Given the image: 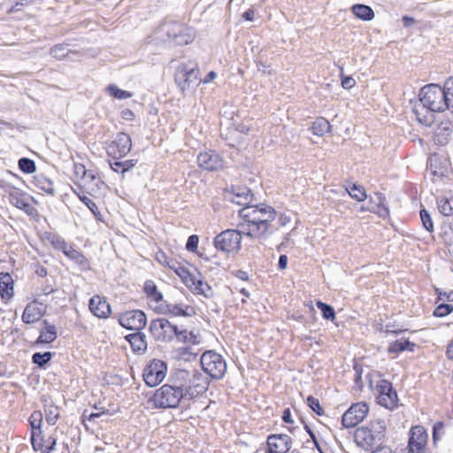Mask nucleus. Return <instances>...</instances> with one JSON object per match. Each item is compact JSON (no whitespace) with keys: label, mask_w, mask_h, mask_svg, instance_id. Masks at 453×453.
Wrapping results in <instances>:
<instances>
[{"label":"nucleus","mask_w":453,"mask_h":453,"mask_svg":"<svg viewBox=\"0 0 453 453\" xmlns=\"http://www.w3.org/2000/svg\"><path fill=\"white\" fill-rule=\"evenodd\" d=\"M242 219L239 226L242 233L251 238L260 239L269 231L270 223L275 219L276 211L269 205L246 206L239 211Z\"/></svg>","instance_id":"nucleus-1"},{"label":"nucleus","mask_w":453,"mask_h":453,"mask_svg":"<svg viewBox=\"0 0 453 453\" xmlns=\"http://www.w3.org/2000/svg\"><path fill=\"white\" fill-rule=\"evenodd\" d=\"M419 105L414 107V113L419 123L431 126L434 122V113L447 110L443 87L437 84L424 86L418 94Z\"/></svg>","instance_id":"nucleus-2"},{"label":"nucleus","mask_w":453,"mask_h":453,"mask_svg":"<svg viewBox=\"0 0 453 453\" xmlns=\"http://www.w3.org/2000/svg\"><path fill=\"white\" fill-rule=\"evenodd\" d=\"M180 388L187 400L203 395L208 389V378L201 372L192 370H178L171 379Z\"/></svg>","instance_id":"nucleus-3"},{"label":"nucleus","mask_w":453,"mask_h":453,"mask_svg":"<svg viewBox=\"0 0 453 453\" xmlns=\"http://www.w3.org/2000/svg\"><path fill=\"white\" fill-rule=\"evenodd\" d=\"M386 429L384 419L374 418L368 425L357 428L354 434L355 442L365 450L379 448L384 442Z\"/></svg>","instance_id":"nucleus-4"},{"label":"nucleus","mask_w":453,"mask_h":453,"mask_svg":"<svg viewBox=\"0 0 453 453\" xmlns=\"http://www.w3.org/2000/svg\"><path fill=\"white\" fill-rule=\"evenodd\" d=\"M186 400L183 392L175 383L165 384L156 390L153 403L157 408H176L181 400Z\"/></svg>","instance_id":"nucleus-5"},{"label":"nucleus","mask_w":453,"mask_h":453,"mask_svg":"<svg viewBox=\"0 0 453 453\" xmlns=\"http://www.w3.org/2000/svg\"><path fill=\"white\" fill-rule=\"evenodd\" d=\"M200 363L205 373L211 379H221L226 371V363L221 355L213 350L205 351L201 358Z\"/></svg>","instance_id":"nucleus-6"},{"label":"nucleus","mask_w":453,"mask_h":453,"mask_svg":"<svg viewBox=\"0 0 453 453\" xmlns=\"http://www.w3.org/2000/svg\"><path fill=\"white\" fill-rule=\"evenodd\" d=\"M241 242L240 231L226 229L215 236L213 244L217 250L229 254L241 249Z\"/></svg>","instance_id":"nucleus-7"},{"label":"nucleus","mask_w":453,"mask_h":453,"mask_svg":"<svg viewBox=\"0 0 453 453\" xmlns=\"http://www.w3.org/2000/svg\"><path fill=\"white\" fill-rule=\"evenodd\" d=\"M179 330L177 326L164 318L153 319L150 324V332L154 339L164 342L177 339Z\"/></svg>","instance_id":"nucleus-8"},{"label":"nucleus","mask_w":453,"mask_h":453,"mask_svg":"<svg viewBox=\"0 0 453 453\" xmlns=\"http://www.w3.org/2000/svg\"><path fill=\"white\" fill-rule=\"evenodd\" d=\"M167 365L162 360L153 359L143 369L142 377L149 387L160 384L166 376Z\"/></svg>","instance_id":"nucleus-9"},{"label":"nucleus","mask_w":453,"mask_h":453,"mask_svg":"<svg viewBox=\"0 0 453 453\" xmlns=\"http://www.w3.org/2000/svg\"><path fill=\"white\" fill-rule=\"evenodd\" d=\"M368 411L369 407L365 402L353 403L342 417V426L346 428L356 426L364 420Z\"/></svg>","instance_id":"nucleus-10"},{"label":"nucleus","mask_w":453,"mask_h":453,"mask_svg":"<svg viewBox=\"0 0 453 453\" xmlns=\"http://www.w3.org/2000/svg\"><path fill=\"white\" fill-rule=\"evenodd\" d=\"M377 403L387 408L394 409L397 405V394L393 389L392 384L387 380H380L376 385Z\"/></svg>","instance_id":"nucleus-11"},{"label":"nucleus","mask_w":453,"mask_h":453,"mask_svg":"<svg viewBox=\"0 0 453 453\" xmlns=\"http://www.w3.org/2000/svg\"><path fill=\"white\" fill-rule=\"evenodd\" d=\"M77 169L82 170L81 187L90 196L98 195L104 186L101 178L94 171L86 170L82 165H80Z\"/></svg>","instance_id":"nucleus-12"},{"label":"nucleus","mask_w":453,"mask_h":453,"mask_svg":"<svg viewBox=\"0 0 453 453\" xmlns=\"http://www.w3.org/2000/svg\"><path fill=\"white\" fill-rule=\"evenodd\" d=\"M119 324L129 330L141 331L147 324V317L141 310H132L119 315Z\"/></svg>","instance_id":"nucleus-13"},{"label":"nucleus","mask_w":453,"mask_h":453,"mask_svg":"<svg viewBox=\"0 0 453 453\" xmlns=\"http://www.w3.org/2000/svg\"><path fill=\"white\" fill-rule=\"evenodd\" d=\"M131 148L132 142L130 136L126 133H119L108 145L107 153L112 157L120 158L127 155Z\"/></svg>","instance_id":"nucleus-14"},{"label":"nucleus","mask_w":453,"mask_h":453,"mask_svg":"<svg viewBox=\"0 0 453 453\" xmlns=\"http://www.w3.org/2000/svg\"><path fill=\"white\" fill-rule=\"evenodd\" d=\"M427 438V433L422 426H413L409 432L408 447L410 452L424 453Z\"/></svg>","instance_id":"nucleus-15"},{"label":"nucleus","mask_w":453,"mask_h":453,"mask_svg":"<svg viewBox=\"0 0 453 453\" xmlns=\"http://www.w3.org/2000/svg\"><path fill=\"white\" fill-rule=\"evenodd\" d=\"M11 204L32 215L35 209L30 203V196L19 188H13L8 195Z\"/></svg>","instance_id":"nucleus-16"},{"label":"nucleus","mask_w":453,"mask_h":453,"mask_svg":"<svg viewBox=\"0 0 453 453\" xmlns=\"http://www.w3.org/2000/svg\"><path fill=\"white\" fill-rule=\"evenodd\" d=\"M197 163L201 168L210 172L223 168L222 157L211 150L201 152L197 157Z\"/></svg>","instance_id":"nucleus-17"},{"label":"nucleus","mask_w":453,"mask_h":453,"mask_svg":"<svg viewBox=\"0 0 453 453\" xmlns=\"http://www.w3.org/2000/svg\"><path fill=\"white\" fill-rule=\"evenodd\" d=\"M267 445L268 453H287L291 449L292 440L287 434H271Z\"/></svg>","instance_id":"nucleus-18"},{"label":"nucleus","mask_w":453,"mask_h":453,"mask_svg":"<svg viewBox=\"0 0 453 453\" xmlns=\"http://www.w3.org/2000/svg\"><path fill=\"white\" fill-rule=\"evenodd\" d=\"M88 307L90 311L100 319H106L111 313V306L106 299L98 295L90 298Z\"/></svg>","instance_id":"nucleus-19"},{"label":"nucleus","mask_w":453,"mask_h":453,"mask_svg":"<svg viewBox=\"0 0 453 453\" xmlns=\"http://www.w3.org/2000/svg\"><path fill=\"white\" fill-rule=\"evenodd\" d=\"M188 28L183 27L180 24L173 22V28H167L166 33L173 41L178 45H185L193 41V34L188 32Z\"/></svg>","instance_id":"nucleus-20"},{"label":"nucleus","mask_w":453,"mask_h":453,"mask_svg":"<svg viewBox=\"0 0 453 453\" xmlns=\"http://www.w3.org/2000/svg\"><path fill=\"white\" fill-rule=\"evenodd\" d=\"M45 313V309L37 302H31L27 304L23 314L22 321L26 324H32L39 321Z\"/></svg>","instance_id":"nucleus-21"},{"label":"nucleus","mask_w":453,"mask_h":453,"mask_svg":"<svg viewBox=\"0 0 453 453\" xmlns=\"http://www.w3.org/2000/svg\"><path fill=\"white\" fill-rule=\"evenodd\" d=\"M429 169L435 177L446 176L449 173V162L438 155H433L429 158Z\"/></svg>","instance_id":"nucleus-22"},{"label":"nucleus","mask_w":453,"mask_h":453,"mask_svg":"<svg viewBox=\"0 0 453 453\" xmlns=\"http://www.w3.org/2000/svg\"><path fill=\"white\" fill-rule=\"evenodd\" d=\"M42 421V415L40 411H34L30 416L29 422L32 427L31 441L35 450L41 448V442L37 441L36 436L41 434V425Z\"/></svg>","instance_id":"nucleus-23"},{"label":"nucleus","mask_w":453,"mask_h":453,"mask_svg":"<svg viewBox=\"0 0 453 453\" xmlns=\"http://www.w3.org/2000/svg\"><path fill=\"white\" fill-rule=\"evenodd\" d=\"M251 190L247 187H235L233 188L232 202L243 205L244 207L249 206L248 204L252 201Z\"/></svg>","instance_id":"nucleus-24"},{"label":"nucleus","mask_w":453,"mask_h":453,"mask_svg":"<svg viewBox=\"0 0 453 453\" xmlns=\"http://www.w3.org/2000/svg\"><path fill=\"white\" fill-rule=\"evenodd\" d=\"M57 328L47 320L43 321V327L41 329L40 335L36 340V344L51 343L57 339Z\"/></svg>","instance_id":"nucleus-25"},{"label":"nucleus","mask_w":453,"mask_h":453,"mask_svg":"<svg viewBox=\"0 0 453 453\" xmlns=\"http://www.w3.org/2000/svg\"><path fill=\"white\" fill-rule=\"evenodd\" d=\"M192 76H195L194 69H188L186 65H182L178 67L175 73V82L182 90H185L188 88Z\"/></svg>","instance_id":"nucleus-26"},{"label":"nucleus","mask_w":453,"mask_h":453,"mask_svg":"<svg viewBox=\"0 0 453 453\" xmlns=\"http://www.w3.org/2000/svg\"><path fill=\"white\" fill-rule=\"evenodd\" d=\"M134 352L142 353L147 349L146 335L140 331L126 336Z\"/></svg>","instance_id":"nucleus-27"},{"label":"nucleus","mask_w":453,"mask_h":453,"mask_svg":"<svg viewBox=\"0 0 453 453\" xmlns=\"http://www.w3.org/2000/svg\"><path fill=\"white\" fill-rule=\"evenodd\" d=\"M0 293L4 300H9L13 296V280L8 273H0Z\"/></svg>","instance_id":"nucleus-28"},{"label":"nucleus","mask_w":453,"mask_h":453,"mask_svg":"<svg viewBox=\"0 0 453 453\" xmlns=\"http://www.w3.org/2000/svg\"><path fill=\"white\" fill-rule=\"evenodd\" d=\"M34 185L38 189L49 194V195H54L55 189L53 182L50 179L46 177L43 174H37L34 177L33 180Z\"/></svg>","instance_id":"nucleus-29"},{"label":"nucleus","mask_w":453,"mask_h":453,"mask_svg":"<svg viewBox=\"0 0 453 453\" xmlns=\"http://www.w3.org/2000/svg\"><path fill=\"white\" fill-rule=\"evenodd\" d=\"M194 285L189 286L188 288L195 293L198 295H203L206 298H210L213 296V290L210 287V285L204 281L201 278L196 277L194 280Z\"/></svg>","instance_id":"nucleus-30"},{"label":"nucleus","mask_w":453,"mask_h":453,"mask_svg":"<svg viewBox=\"0 0 453 453\" xmlns=\"http://www.w3.org/2000/svg\"><path fill=\"white\" fill-rule=\"evenodd\" d=\"M352 13L360 19L371 20L374 17L372 9L365 4H354L351 8Z\"/></svg>","instance_id":"nucleus-31"},{"label":"nucleus","mask_w":453,"mask_h":453,"mask_svg":"<svg viewBox=\"0 0 453 453\" xmlns=\"http://www.w3.org/2000/svg\"><path fill=\"white\" fill-rule=\"evenodd\" d=\"M144 292L150 301L159 304L163 303V295L157 291V288L152 280H147L145 282Z\"/></svg>","instance_id":"nucleus-32"},{"label":"nucleus","mask_w":453,"mask_h":453,"mask_svg":"<svg viewBox=\"0 0 453 453\" xmlns=\"http://www.w3.org/2000/svg\"><path fill=\"white\" fill-rule=\"evenodd\" d=\"M331 126L326 119L320 117L317 118L311 125V131L313 134L322 136L330 131Z\"/></svg>","instance_id":"nucleus-33"},{"label":"nucleus","mask_w":453,"mask_h":453,"mask_svg":"<svg viewBox=\"0 0 453 453\" xmlns=\"http://www.w3.org/2000/svg\"><path fill=\"white\" fill-rule=\"evenodd\" d=\"M157 308L163 313H170L174 316H182L186 312L184 307L180 304L168 303L167 301H163Z\"/></svg>","instance_id":"nucleus-34"},{"label":"nucleus","mask_w":453,"mask_h":453,"mask_svg":"<svg viewBox=\"0 0 453 453\" xmlns=\"http://www.w3.org/2000/svg\"><path fill=\"white\" fill-rule=\"evenodd\" d=\"M349 195L358 202L365 201L367 197L365 189L363 186L351 183L346 187Z\"/></svg>","instance_id":"nucleus-35"},{"label":"nucleus","mask_w":453,"mask_h":453,"mask_svg":"<svg viewBox=\"0 0 453 453\" xmlns=\"http://www.w3.org/2000/svg\"><path fill=\"white\" fill-rule=\"evenodd\" d=\"M169 267L174 270V272L182 279L183 282L188 288L195 284L194 280L196 275L188 272L185 267L180 265L178 267L169 265Z\"/></svg>","instance_id":"nucleus-36"},{"label":"nucleus","mask_w":453,"mask_h":453,"mask_svg":"<svg viewBox=\"0 0 453 453\" xmlns=\"http://www.w3.org/2000/svg\"><path fill=\"white\" fill-rule=\"evenodd\" d=\"M62 249L65 255H66L69 258L74 260L79 265H84L86 264L87 259L85 258V257L78 250H74L73 247H67L64 242Z\"/></svg>","instance_id":"nucleus-37"},{"label":"nucleus","mask_w":453,"mask_h":453,"mask_svg":"<svg viewBox=\"0 0 453 453\" xmlns=\"http://www.w3.org/2000/svg\"><path fill=\"white\" fill-rule=\"evenodd\" d=\"M437 205L439 211L446 217L453 214V200L446 197H441L437 199Z\"/></svg>","instance_id":"nucleus-38"},{"label":"nucleus","mask_w":453,"mask_h":453,"mask_svg":"<svg viewBox=\"0 0 453 453\" xmlns=\"http://www.w3.org/2000/svg\"><path fill=\"white\" fill-rule=\"evenodd\" d=\"M177 340L180 342L197 344L199 343L198 335L193 332H188L186 329H180L177 334Z\"/></svg>","instance_id":"nucleus-39"},{"label":"nucleus","mask_w":453,"mask_h":453,"mask_svg":"<svg viewBox=\"0 0 453 453\" xmlns=\"http://www.w3.org/2000/svg\"><path fill=\"white\" fill-rule=\"evenodd\" d=\"M445 101L448 104L447 110H450L453 112V78L448 79L444 85Z\"/></svg>","instance_id":"nucleus-40"},{"label":"nucleus","mask_w":453,"mask_h":453,"mask_svg":"<svg viewBox=\"0 0 453 453\" xmlns=\"http://www.w3.org/2000/svg\"><path fill=\"white\" fill-rule=\"evenodd\" d=\"M410 346L413 348L414 344L408 340H396L389 345L388 350L389 353H399L405 350ZM411 350H413V349H411Z\"/></svg>","instance_id":"nucleus-41"},{"label":"nucleus","mask_w":453,"mask_h":453,"mask_svg":"<svg viewBox=\"0 0 453 453\" xmlns=\"http://www.w3.org/2000/svg\"><path fill=\"white\" fill-rule=\"evenodd\" d=\"M107 92L113 97L123 100L132 97V93L119 88L116 85H109L106 88Z\"/></svg>","instance_id":"nucleus-42"},{"label":"nucleus","mask_w":453,"mask_h":453,"mask_svg":"<svg viewBox=\"0 0 453 453\" xmlns=\"http://www.w3.org/2000/svg\"><path fill=\"white\" fill-rule=\"evenodd\" d=\"M52 358V353L50 351L41 353L36 352L32 356V361L34 364L37 365L39 367H43L46 364H48Z\"/></svg>","instance_id":"nucleus-43"},{"label":"nucleus","mask_w":453,"mask_h":453,"mask_svg":"<svg viewBox=\"0 0 453 453\" xmlns=\"http://www.w3.org/2000/svg\"><path fill=\"white\" fill-rule=\"evenodd\" d=\"M78 196L80 200L90 210V211L94 214V216L100 219L101 213L98 210V207L96 204L93 202L92 199H90L88 196H86L84 193L78 194Z\"/></svg>","instance_id":"nucleus-44"},{"label":"nucleus","mask_w":453,"mask_h":453,"mask_svg":"<svg viewBox=\"0 0 453 453\" xmlns=\"http://www.w3.org/2000/svg\"><path fill=\"white\" fill-rule=\"evenodd\" d=\"M317 307L320 310V311L322 312V316L324 319H327V320H334V318H335V312H334V308L329 305V304H326L321 301H318L317 302Z\"/></svg>","instance_id":"nucleus-45"},{"label":"nucleus","mask_w":453,"mask_h":453,"mask_svg":"<svg viewBox=\"0 0 453 453\" xmlns=\"http://www.w3.org/2000/svg\"><path fill=\"white\" fill-rule=\"evenodd\" d=\"M19 167L25 173H33L36 170L35 163L34 160L27 157H21L19 160Z\"/></svg>","instance_id":"nucleus-46"},{"label":"nucleus","mask_w":453,"mask_h":453,"mask_svg":"<svg viewBox=\"0 0 453 453\" xmlns=\"http://www.w3.org/2000/svg\"><path fill=\"white\" fill-rule=\"evenodd\" d=\"M69 50L65 44H58L50 49V55L57 59H63L68 55Z\"/></svg>","instance_id":"nucleus-47"},{"label":"nucleus","mask_w":453,"mask_h":453,"mask_svg":"<svg viewBox=\"0 0 453 453\" xmlns=\"http://www.w3.org/2000/svg\"><path fill=\"white\" fill-rule=\"evenodd\" d=\"M419 215L424 228L428 232H433L434 223L430 213L426 209H421L419 211Z\"/></svg>","instance_id":"nucleus-48"},{"label":"nucleus","mask_w":453,"mask_h":453,"mask_svg":"<svg viewBox=\"0 0 453 453\" xmlns=\"http://www.w3.org/2000/svg\"><path fill=\"white\" fill-rule=\"evenodd\" d=\"M59 417V411L56 406H49L45 410V418L49 425H55Z\"/></svg>","instance_id":"nucleus-49"},{"label":"nucleus","mask_w":453,"mask_h":453,"mask_svg":"<svg viewBox=\"0 0 453 453\" xmlns=\"http://www.w3.org/2000/svg\"><path fill=\"white\" fill-rule=\"evenodd\" d=\"M453 311V305L449 303H441L436 306L434 311L435 317L442 318Z\"/></svg>","instance_id":"nucleus-50"},{"label":"nucleus","mask_w":453,"mask_h":453,"mask_svg":"<svg viewBox=\"0 0 453 453\" xmlns=\"http://www.w3.org/2000/svg\"><path fill=\"white\" fill-rule=\"evenodd\" d=\"M307 403L309 407L318 415H322L324 413L323 408L321 407L319 401L310 395L307 397Z\"/></svg>","instance_id":"nucleus-51"},{"label":"nucleus","mask_w":453,"mask_h":453,"mask_svg":"<svg viewBox=\"0 0 453 453\" xmlns=\"http://www.w3.org/2000/svg\"><path fill=\"white\" fill-rule=\"evenodd\" d=\"M198 242L199 238L197 235H190L187 241L186 249L189 251H195L197 249Z\"/></svg>","instance_id":"nucleus-52"},{"label":"nucleus","mask_w":453,"mask_h":453,"mask_svg":"<svg viewBox=\"0 0 453 453\" xmlns=\"http://www.w3.org/2000/svg\"><path fill=\"white\" fill-rule=\"evenodd\" d=\"M444 425L442 422H437L433 427V439L434 442L443 434Z\"/></svg>","instance_id":"nucleus-53"},{"label":"nucleus","mask_w":453,"mask_h":453,"mask_svg":"<svg viewBox=\"0 0 453 453\" xmlns=\"http://www.w3.org/2000/svg\"><path fill=\"white\" fill-rule=\"evenodd\" d=\"M56 445V439L50 437L47 441H44V444L41 443V448L38 449L43 450V453H50Z\"/></svg>","instance_id":"nucleus-54"},{"label":"nucleus","mask_w":453,"mask_h":453,"mask_svg":"<svg viewBox=\"0 0 453 453\" xmlns=\"http://www.w3.org/2000/svg\"><path fill=\"white\" fill-rule=\"evenodd\" d=\"M437 299H438V302H440V301H441V302L453 301V290H451L449 292H439Z\"/></svg>","instance_id":"nucleus-55"},{"label":"nucleus","mask_w":453,"mask_h":453,"mask_svg":"<svg viewBox=\"0 0 453 453\" xmlns=\"http://www.w3.org/2000/svg\"><path fill=\"white\" fill-rule=\"evenodd\" d=\"M355 84L356 81L352 77H343L342 80V86L346 89L352 88L355 86Z\"/></svg>","instance_id":"nucleus-56"},{"label":"nucleus","mask_w":453,"mask_h":453,"mask_svg":"<svg viewBox=\"0 0 453 453\" xmlns=\"http://www.w3.org/2000/svg\"><path fill=\"white\" fill-rule=\"evenodd\" d=\"M305 429H306L307 433L309 434V435L311 436L315 447L319 449V451L320 453H322V450L320 449L319 443L318 441V439H317L314 432L307 425H305Z\"/></svg>","instance_id":"nucleus-57"},{"label":"nucleus","mask_w":453,"mask_h":453,"mask_svg":"<svg viewBox=\"0 0 453 453\" xmlns=\"http://www.w3.org/2000/svg\"><path fill=\"white\" fill-rule=\"evenodd\" d=\"M110 166L112 169V171H114L116 173H125V172L123 171V166H122L121 161L111 162Z\"/></svg>","instance_id":"nucleus-58"},{"label":"nucleus","mask_w":453,"mask_h":453,"mask_svg":"<svg viewBox=\"0 0 453 453\" xmlns=\"http://www.w3.org/2000/svg\"><path fill=\"white\" fill-rule=\"evenodd\" d=\"M287 265H288V257L286 255H280L279 257L278 267L280 270H283L287 267Z\"/></svg>","instance_id":"nucleus-59"},{"label":"nucleus","mask_w":453,"mask_h":453,"mask_svg":"<svg viewBox=\"0 0 453 453\" xmlns=\"http://www.w3.org/2000/svg\"><path fill=\"white\" fill-rule=\"evenodd\" d=\"M282 419L285 423H289V424L293 423V419L291 418V412L288 408L284 410L283 414H282Z\"/></svg>","instance_id":"nucleus-60"},{"label":"nucleus","mask_w":453,"mask_h":453,"mask_svg":"<svg viewBox=\"0 0 453 453\" xmlns=\"http://www.w3.org/2000/svg\"><path fill=\"white\" fill-rule=\"evenodd\" d=\"M255 12L252 9H248L243 14L242 17L245 20L252 21L254 19Z\"/></svg>","instance_id":"nucleus-61"},{"label":"nucleus","mask_w":453,"mask_h":453,"mask_svg":"<svg viewBox=\"0 0 453 453\" xmlns=\"http://www.w3.org/2000/svg\"><path fill=\"white\" fill-rule=\"evenodd\" d=\"M121 163H122V166H123V171L125 173L127 172L129 169H131L135 165V162L134 160H125V161H121Z\"/></svg>","instance_id":"nucleus-62"},{"label":"nucleus","mask_w":453,"mask_h":453,"mask_svg":"<svg viewBox=\"0 0 453 453\" xmlns=\"http://www.w3.org/2000/svg\"><path fill=\"white\" fill-rule=\"evenodd\" d=\"M289 221H290V219L286 215H280L279 218L280 226H285Z\"/></svg>","instance_id":"nucleus-63"},{"label":"nucleus","mask_w":453,"mask_h":453,"mask_svg":"<svg viewBox=\"0 0 453 453\" xmlns=\"http://www.w3.org/2000/svg\"><path fill=\"white\" fill-rule=\"evenodd\" d=\"M372 453H393L392 450L389 448L383 447V448H377L375 450H373Z\"/></svg>","instance_id":"nucleus-64"}]
</instances>
